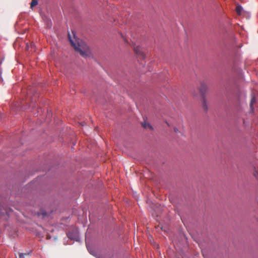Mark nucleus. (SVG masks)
Segmentation results:
<instances>
[{"label": "nucleus", "mask_w": 258, "mask_h": 258, "mask_svg": "<svg viewBox=\"0 0 258 258\" xmlns=\"http://www.w3.org/2000/svg\"><path fill=\"white\" fill-rule=\"evenodd\" d=\"M73 38H72L70 34H68L69 39L71 45L83 57H86L89 56L91 54V52L87 44L84 41L77 39L73 32Z\"/></svg>", "instance_id": "f257e3e1"}, {"label": "nucleus", "mask_w": 258, "mask_h": 258, "mask_svg": "<svg viewBox=\"0 0 258 258\" xmlns=\"http://www.w3.org/2000/svg\"><path fill=\"white\" fill-rule=\"evenodd\" d=\"M207 88V87L206 85L203 84H202L200 91L201 92V93L203 95V100H202L203 108V109L205 111H207L208 110V105L206 102V99H205V97L204 95V93L205 91H206Z\"/></svg>", "instance_id": "f03ea898"}, {"label": "nucleus", "mask_w": 258, "mask_h": 258, "mask_svg": "<svg viewBox=\"0 0 258 258\" xmlns=\"http://www.w3.org/2000/svg\"><path fill=\"white\" fill-rule=\"evenodd\" d=\"M134 50L138 57L142 59L145 58V54L142 50V48L140 46H134Z\"/></svg>", "instance_id": "7ed1b4c3"}, {"label": "nucleus", "mask_w": 258, "mask_h": 258, "mask_svg": "<svg viewBox=\"0 0 258 258\" xmlns=\"http://www.w3.org/2000/svg\"><path fill=\"white\" fill-rule=\"evenodd\" d=\"M142 126L143 127H144L145 128H149L150 130H152L153 128H152V126L147 122L146 121H144V122L142 123Z\"/></svg>", "instance_id": "20e7f679"}, {"label": "nucleus", "mask_w": 258, "mask_h": 258, "mask_svg": "<svg viewBox=\"0 0 258 258\" xmlns=\"http://www.w3.org/2000/svg\"><path fill=\"white\" fill-rule=\"evenodd\" d=\"M242 11V7L240 6H237L236 8V11L238 15H241V12Z\"/></svg>", "instance_id": "39448f33"}, {"label": "nucleus", "mask_w": 258, "mask_h": 258, "mask_svg": "<svg viewBox=\"0 0 258 258\" xmlns=\"http://www.w3.org/2000/svg\"><path fill=\"white\" fill-rule=\"evenodd\" d=\"M256 99L254 97H252L250 103V107L252 111L253 110V104L255 102Z\"/></svg>", "instance_id": "423d86ee"}, {"label": "nucleus", "mask_w": 258, "mask_h": 258, "mask_svg": "<svg viewBox=\"0 0 258 258\" xmlns=\"http://www.w3.org/2000/svg\"><path fill=\"white\" fill-rule=\"evenodd\" d=\"M38 4V2L37 0H32L30 4V6L31 8H33V7L36 6Z\"/></svg>", "instance_id": "0eeeda50"}, {"label": "nucleus", "mask_w": 258, "mask_h": 258, "mask_svg": "<svg viewBox=\"0 0 258 258\" xmlns=\"http://www.w3.org/2000/svg\"><path fill=\"white\" fill-rule=\"evenodd\" d=\"M29 254V253H20L19 254V258H25V255H27Z\"/></svg>", "instance_id": "6e6552de"}, {"label": "nucleus", "mask_w": 258, "mask_h": 258, "mask_svg": "<svg viewBox=\"0 0 258 258\" xmlns=\"http://www.w3.org/2000/svg\"><path fill=\"white\" fill-rule=\"evenodd\" d=\"M122 37L123 39H124V41L127 43V41L126 39V38L123 35H122Z\"/></svg>", "instance_id": "1a4fd4ad"}, {"label": "nucleus", "mask_w": 258, "mask_h": 258, "mask_svg": "<svg viewBox=\"0 0 258 258\" xmlns=\"http://www.w3.org/2000/svg\"><path fill=\"white\" fill-rule=\"evenodd\" d=\"M68 237L70 239H73V238L71 236V234L70 233L68 234Z\"/></svg>", "instance_id": "9d476101"}]
</instances>
